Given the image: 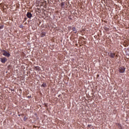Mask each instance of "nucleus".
<instances>
[{
  "instance_id": "obj_1",
  "label": "nucleus",
  "mask_w": 129,
  "mask_h": 129,
  "mask_svg": "<svg viewBox=\"0 0 129 129\" xmlns=\"http://www.w3.org/2000/svg\"><path fill=\"white\" fill-rule=\"evenodd\" d=\"M125 71V68L121 67L119 68V72L120 73H124Z\"/></svg>"
},
{
  "instance_id": "obj_2",
  "label": "nucleus",
  "mask_w": 129,
  "mask_h": 129,
  "mask_svg": "<svg viewBox=\"0 0 129 129\" xmlns=\"http://www.w3.org/2000/svg\"><path fill=\"white\" fill-rule=\"evenodd\" d=\"M2 53L4 56H7V57H10V56H11V54L6 50H3Z\"/></svg>"
},
{
  "instance_id": "obj_3",
  "label": "nucleus",
  "mask_w": 129,
  "mask_h": 129,
  "mask_svg": "<svg viewBox=\"0 0 129 129\" xmlns=\"http://www.w3.org/2000/svg\"><path fill=\"white\" fill-rule=\"evenodd\" d=\"M108 55L110 58H114L115 56V53H113L112 52H110L108 53Z\"/></svg>"
},
{
  "instance_id": "obj_4",
  "label": "nucleus",
  "mask_w": 129,
  "mask_h": 129,
  "mask_svg": "<svg viewBox=\"0 0 129 129\" xmlns=\"http://www.w3.org/2000/svg\"><path fill=\"white\" fill-rule=\"evenodd\" d=\"M27 18H29V19H31L32 18V14L30 12H28L27 14Z\"/></svg>"
},
{
  "instance_id": "obj_5",
  "label": "nucleus",
  "mask_w": 129,
  "mask_h": 129,
  "mask_svg": "<svg viewBox=\"0 0 129 129\" xmlns=\"http://www.w3.org/2000/svg\"><path fill=\"white\" fill-rule=\"evenodd\" d=\"M7 58H2L1 59V62H2V63H6V62H7Z\"/></svg>"
},
{
  "instance_id": "obj_6",
  "label": "nucleus",
  "mask_w": 129,
  "mask_h": 129,
  "mask_svg": "<svg viewBox=\"0 0 129 129\" xmlns=\"http://www.w3.org/2000/svg\"><path fill=\"white\" fill-rule=\"evenodd\" d=\"M72 30L75 33H77V30L75 27H73Z\"/></svg>"
},
{
  "instance_id": "obj_7",
  "label": "nucleus",
  "mask_w": 129,
  "mask_h": 129,
  "mask_svg": "<svg viewBox=\"0 0 129 129\" xmlns=\"http://www.w3.org/2000/svg\"><path fill=\"white\" fill-rule=\"evenodd\" d=\"M46 35V32H42L41 37H44V36Z\"/></svg>"
},
{
  "instance_id": "obj_8",
  "label": "nucleus",
  "mask_w": 129,
  "mask_h": 129,
  "mask_svg": "<svg viewBox=\"0 0 129 129\" xmlns=\"http://www.w3.org/2000/svg\"><path fill=\"white\" fill-rule=\"evenodd\" d=\"M41 86L42 87H46V86H47V85H46V84H43L42 85H41Z\"/></svg>"
},
{
  "instance_id": "obj_9",
  "label": "nucleus",
  "mask_w": 129,
  "mask_h": 129,
  "mask_svg": "<svg viewBox=\"0 0 129 129\" xmlns=\"http://www.w3.org/2000/svg\"><path fill=\"white\" fill-rule=\"evenodd\" d=\"M117 126L119 127V128L121 129V125L120 124H118Z\"/></svg>"
},
{
  "instance_id": "obj_10",
  "label": "nucleus",
  "mask_w": 129,
  "mask_h": 129,
  "mask_svg": "<svg viewBox=\"0 0 129 129\" xmlns=\"http://www.w3.org/2000/svg\"><path fill=\"white\" fill-rule=\"evenodd\" d=\"M35 69H36V70H37V69H39V67H35Z\"/></svg>"
},
{
  "instance_id": "obj_11",
  "label": "nucleus",
  "mask_w": 129,
  "mask_h": 129,
  "mask_svg": "<svg viewBox=\"0 0 129 129\" xmlns=\"http://www.w3.org/2000/svg\"><path fill=\"white\" fill-rule=\"evenodd\" d=\"M90 126H91V125H90V124L88 125V127H90Z\"/></svg>"
},
{
  "instance_id": "obj_12",
  "label": "nucleus",
  "mask_w": 129,
  "mask_h": 129,
  "mask_svg": "<svg viewBox=\"0 0 129 129\" xmlns=\"http://www.w3.org/2000/svg\"><path fill=\"white\" fill-rule=\"evenodd\" d=\"M20 28H23V25H20Z\"/></svg>"
},
{
  "instance_id": "obj_13",
  "label": "nucleus",
  "mask_w": 129,
  "mask_h": 129,
  "mask_svg": "<svg viewBox=\"0 0 129 129\" xmlns=\"http://www.w3.org/2000/svg\"><path fill=\"white\" fill-rule=\"evenodd\" d=\"M97 76H99V75H98Z\"/></svg>"
}]
</instances>
